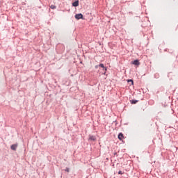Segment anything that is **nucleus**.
<instances>
[{"label":"nucleus","mask_w":178,"mask_h":178,"mask_svg":"<svg viewBox=\"0 0 178 178\" xmlns=\"http://www.w3.org/2000/svg\"><path fill=\"white\" fill-rule=\"evenodd\" d=\"M72 6L77 8V6H79V0H76L74 3H72Z\"/></svg>","instance_id":"4"},{"label":"nucleus","mask_w":178,"mask_h":178,"mask_svg":"<svg viewBox=\"0 0 178 178\" xmlns=\"http://www.w3.org/2000/svg\"><path fill=\"white\" fill-rule=\"evenodd\" d=\"M65 172H70L69 168H65Z\"/></svg>","instance_id":"11"},{"label":"nucleus","mask_w":178,"mask_h":178,"mask_svg":"<svg viewBox=\"0 0 178 178\" xmlns=\"http://www.w3.org/2000/svg\"><path fill=\"white\" fill-rule=\"evenodd\" d=\"M75 19H76V20H80V19H83V14L81 13L76 14Z\"/></svg>","instance_id":"1"},{"label":"nucleus","mask_w":178,"mask_h":178,"mask_svg":"<svg viewBox=\"0 0 178 178\" xmlns=\"http://www.w3.org/2000/svg\"><path fill=\"white\" fill-rule=\"evenodd\" d=\"M127 82H128V83H131V85H132V86H133V84H134L133 79H128V80H127Z\"/></svg>","instance_id":"9"},{"label":"nucleus","mask_w":178,"mask_h":178,"mask_svg":"<svg viewBox=\"0 0 178 178\" xmlns=\"http://www.w3.org/2000/svg\"><path fill=\"white\" fill-rule=\"evenodd\" d=\"M133 65H135L136 66H139L140 61H138V60H134L133 62Z\"/></svg>","instance_id":"5"},{"label":"nucleus","mask_w":178,"mask_h":178,"mask_svg":"<svg viewBox=\"0 0 178 178\" xmlns=\"http://www.w3.org/2000/svg\"><path fill=\"white\" fill-rule=\"evenodd\" d=\"M118 175H123V173L122 172L121 170H120V171L118 172Z\"/></svg>","instance_id":"12"},{"label":"nucleus","mask_w":178,"mask_h":178,"mask_svg":"<svg viewBox=\"0 0 178 178\" xmlns=\"http://www.w3.org/2000/svg\"><path fill=\"white\" fill-rule=\"evenodd\" d=\"M89 140H90L91 141H96L97 140V138L94 136H89Z\"/></svg>","instance_id":"3"},{"label":"nucleus","mask_w":178,"mask_h":178,"mask_svg":"<svg viewBox=\"0 0 178 178\" xmlns=\"http://www.w3.org/2000/svg\"><path fill=\"white\" fill-rule=\"evenodd\" d=\"M99 67V65H95V69H98V67Z\"/></svg>","instance_id":"13"},{"label":"nucleus","mask_w":178,"mask_h":178,"mask_svg":"<svg viewBox=\"0 0 178 178\" xmlns=\"http://www.w3.org/2000/svg\"><path fill=\"white\" fill-rule=\"evenodd\" d=\"M138 100H136V99H132V100L131 101V103L132 104H136V103H138Z\"/></svg>","instance_id":"8"},{"label":"nucleus","mask_w":178,"mask_h":178,"mask_svg":"<svg viewBox=\"0 0 178 178\" xmlns=\"http://www.w3.org/2000/svg\"><path fill=\"white\" fill-rule=\"evenodd\" d=\"M123 134L122 133H120L118 134V139H120V141H122V140H123Z\"/></svg>","instance_id":"7"},{"label":"nucleus","mask_w":178,"mask_h":178,"mask_svg":"<svg viewBox=\"0 0 178 178\" xmlns=\"http://www.w3.org/2000/svg\"><path fill=\"white\" fill-rule=\"evenodd\" d=\"M17 143L16 144H13L10 146V149L13 150V151H16V149H17Z\"/></svg>","instance_id":"2"},{"label":"nucleus","mask_w":178,"mask_h":178,"mask_svg":"<svg viewBox=\"0 0 178 178\" xmlns=\"http://www.w3.org/2000/svg\"><path fill=\"white\" fill-rule=\"evenodd\" d=\"M51 9H56V6L51 5L50 6Z\"/></svg>","instance_id":"10"},{"label":"nucleus","mask_w":178,"mask_h":178,"mask_svg":"<svg viewBox=\"0 0 178 178\" xmlns=\"http://www.w3.org/2000/svg\"><path fill=\"white\" fill-rule=\"evenodd\" d=\"M99 67H102L103 70H104L105 72H106V70H108V69L104 65L103 63L99 64Z\"/></svg>","instance_id":"6"}]
</instances>
